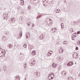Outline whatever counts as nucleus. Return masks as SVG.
I'll return each instance as SVG.
<instances>
[{
    "label": "nucleus",
    "mask_w": 80,
    "mask_h": 80,
    "mask_svg": "<svg viewBox=\"0 0 80 80\" xmlns=\"http://www.w3.org/2000/svg\"><path fill=\"white\" fill-rule=\"evenodd\" d=\"M72 56L73 58H77L78 57V54L77 52H75L73 53Z\"/></svg>",
    "instance_id": "nucleus-1"
},
{
    "label": "nucleus",
    "mask_w": 80,
    "mask_h": 80,
    "mask_svg": "<svg viewBox=\"0 0 80 80\" xmlns=\"http://www.w3.org/2000/svg\"><path fill=\"white\" fill-rule=\"evenodd\" d=\"M31 61L32 62V65H35V63H36V61L33 59H32L31 60Z\"/></svg>",
    "instance_id": "nucleus-2"
},
{
    "label": "nucleus",
    "mask_w": 80,
    "mask_h": 80,
    "mask_svg": "<svg viewBox=\"0 0 80 80\" xmlns=\"http://www.w3.org/2000/svg\"><path fill=\"white\" fill-rule=\"evenodd\" d=\"M57 64L55 63V62H54L52 63V67L53 68H56L57 67Z\"/></svg>",
    "instance_id": "nucleus-3"
},
{
    "label": "nucleus",
    "mask_w": 80,
    "mask_h": 80,
    "mask_svg": "<svg viewBox=\"0 0 80 80\" xmlns=\"http://www.w3.org/2000/svg\"><path fill=\"white\" fill-rule=\"evenodd\" d=\"M73 62H70L68 63L67 65L68 66H71L73 65Z\"/></svg>",
    "instance_id": "nucleus-4"
},
{
    "label": "nucleus",
    "mask_w": 80,
    "mask_h": 80,
    "mask_svg": "<svg viewBox=\"0 0 80 80\" xmlns=\"http://www.w3.org/2000/svg\"><path fill=\"white\" fill-rule=\"evenodd\" d=\"M63 49L62 48H61L59 49V52L60 53H63Z\"/></svg>",
    "instance_id": "nucleus-5"
},
{
    "label": "nucleus",
    "mask_w": 80,
    "mask_h": 80,
    "mask_svg": "<svg viewBox=\"0 0 80 80\" xmlns=\"http://www.w3.org/2000/svg\"><path fill=\"white\" fill-rule=\"evenodd\" d=\"M51 75V78H54V77H55V76L54 75V74L53 73H51V74H50Z\"/></svg>",
    "instance_id": "nucleus-6"
},
{
    "label": "nucleus",
    "mask_w": 80,
    "mask_h": 80,
    "mask_svg": "<svg viewBox=\"0 0 80 80\" xmlns=\"http://www.w3.org/2000/svg\"><path fill=\"white\" fill-rule=\"evenodd\" d=\"M53 53V52L52 51H49L48 53V56H50L51 55H52V54Z\"/></svg>",
    "instance_id": "nucleus-7"
},
{
    "label": "nucleus",
    "mask_w": 80,
    "mask_h": 80,
    "mask_svg": "<svg viewBox=\"0 0 80 80\" xmlns=\"http://www.w3.org/2000/svg\"><path fill=\"white\" fill-rule=\"evenodd\" d=\"M68 43V42L67 41H65L62 42V43L64 45H66Z\"/></svg>",
    "instance_id": "nucleus-8"
},
{
    "label": "nucleus",
    "mask_w": 80,
    "mask_h": 80,
    "mask_svg": "<svg viewBox=\"0 0 80 80\" xmlns=\"http://www.w3.org/2000/svg\"><path fill=\"white\" fill-rule=\"evenodd\" d=\"M48 79H49V80H51L52 79V78L50 74H49L48 76Z\"/></svg>",
    "instance_id": "nucleus-9"
},
{
    "label": "nucleus",
    "mask_w": 80,
    "mask_h": 80,
    "mask_svg": "<svg viewBox=\"0 0 80 80\" xmlns=\"http://www.w3.org/2000/svg\"><path fill=\"white\" fill-rule=\"evenodd\" d=\"M36 52V51L35 50H33L32 51V55H35V52Z\"/></svg>",
    "instance_id": "nucleus-10"
},
{
    "label": "nucleus",
    "mask_w": 80,
    "mask_h": 80,
    "mask_svg": "<svg viewBox=\"0 0 80 80\" xmlns=\"http://www.w3.org/2000/svg\"><path fill=\"white\" fill-rule=\"evenodd\" d=\"M62 74H63L64 75H67V72L65 71H63L62 73Z\"/></svg>",
    "instance_id": "nucleus-11"
},
{
    "label": "nucleus",
    "mask_w": 80,
    "mask_h": 80,
    "mask_svg": "<svg viewBox=\"0 0 80 80\" xmlns=\"http://www.w3.org/2000/svg\"><path fill=\"white\" fill-rule=\"evenodd\" d=\"M21 5H23L24 4V1L23 0H21Z\"/></svg>",
    "instance_id": "nucleus-12"
},
{
    "label": "nucleus",
    "mask_w": 80,
    "mask_h": 80,
    "mask_svg": "<svg viewBox=\"0 0 80 80\" xmlns=\"http://www.w3.org/2000/svg\"><path fill=\"white\" fill-rule=\"evenodd\" d=\"M52 30H53L54 32H56V31H57V28H52Z\"/></svg>",
    "instance_id": "nucleus-13"
},
{
    "label": "nucleus",
    "mask_w": 80,
    "mask_h": 80,
    "mask_svg": "<svg viewBox=\"0 0 80 80\" xmlns=\"http://www.w3.org/2000/svg\"><path fill=\"white\" fill-rule=\"evenodd\" d=\"M44 6L45 7H46L47 6V2H44Z\"/></svg>",
    "instance_id": "nucleus-14"
},
{
    "label": "nucleus",
    "mask_w": 80,
    "mask_h": 80,
    "mask_svg": "<svg viewBox=\"0 0 80 80\" xmlns=\"http://www.w3.org/2000/svg\"><path fill=\"white\" fill-rule=\"evenodd\" d=\"M1 55L2 56H3V55H5V52H1Z\"/></svg>",
    "instance_id": "nucleus-15"
},
{
    "label": "nucleus",
    "mask_w": 80,
    "mask_h": 80,
    "mask_svg": "<svg viewBox=\"0 0 80 80\" xmlns=\"http://www.w3.org/2000/svg\"><path fill=\"white\" fill-rule=\"evenodd\" d=\"M68 79V80H73V78L71 77H69Z\"/></svg>",
    "instance_id": "nucleus-16"
},
{
    "label": "nucleus",
    "mask_w": 80,
    "mask_h": 80,
    "mask_svg": "<svg viewBox=\"0 0 80 80\" xmlns=\"http://www.w3.org/2000/svg\"><path fill=\"white\" fill-rule=\"evenodd\" d=\"M22 33H20L19 36V38H21L22 37Z\"/></svg>",
    "instance_id": "nucleus-17"
},
{
    "label": "nucleus",
    "mask_w": 80,
    "mask_h": 80,
    "mask_svg": "<svg viewBox=\"0 0 80 80\" xmlns=\"http://www.w3.org/2000/svg\"><path fill=\"white\" fill-rule=\"evenodd\" d=\"M23 47H24V48H26L27 47V45H26L25 44H24Z\"/></svg>",
    "instance_id": "nucleus-18"
},
{
    "label": "nucleus",
    "mask_w": 80,
    "mask_h": 80,
    "mask_svg": "<svg viewBox=\"0 0 80 80\" xmlns=\"http://www.w3.org/2000/svg\"><path fill=\"white\" fill-rule=\"evenodd\" d=\"M9 47L10 48H11L12 47V46L11 44H9Z\"/></svg>",
    "instance_id": "nucleus-19"
},
{
    "label": "nucleus",
    "mask_w": 80,
    "mask_h": 80,
    "mask_svg": "<svg viewBox=\"0 0 80 80\" xmlns=\"http://www.w3.org/2000/svg\"><path fill=\"white\" fill-rule=\"evenodd\" d=\"M16 78H17V79L19 78V76H17L16 77Z\"/></svg>",
    "instance_id": "nucleus-20"
},
{
    "label": "nucleus",
    "mask_w": 80,
    "mask_h": 80,
    "mask_svg": "<svg viewBox=\"0 0 80 80\" xmlns=\"http://www.w3.org/2000/svg\"><path fill=\"white\" fill-rule=\"evenodd\" d=\"M76 50H78V47H76Z\"/></svg>",
    "instance_id": "nucleus-21"
},
{
    "label": "nucleus",
    "mask_w": 80,
    "mask_h": 80,
    "mask_svg": "<svg viewBox=\"0 0 80 80\" xmlns=\"http://www.w3.org/2000/svg\"><path fill=\"white\" fill-rule=\"evenodd\" d=\"M56 12H57V13H58V12H59V11L58 10H56Z\"/></svg>",
    "instance_id": "nucleus-22"
},
{
    "label": "nucleus",
    "mask_w": 80,
    "mask_h": 80,
    "mask_svg": "<svg viewBox=\"0 0 80 80\" xmlns=\"http://www.w3.org/2000/svg\"><path fill=\"white\" fill-rule=\"evenodd\" d=\"M80 31H79V32H77V34H80Z\"/></svg>",
    "instance_id": "nucleus-23"
},
{
    "label": "nucleus",
    "mask_w": 80,
    "mask_h": 80,
    "mask_svg": "<svg viewBox=\"0 0 80 80\" xmlns=\"http://www.w3.org/2000/svg\"><path fill=\"white\" fill-rule=\"evenodd\" d=\"M61 26L62 27V26H63V23H61Z\"/></svg>",
    "instance_id": "nucleus-24"
},
{
    "label": "nucleus",
    "mask_w": 80,
    "mask_h": 80,
    "mask_svg": "<svg viewBox=\"0 0 80 80\" xmlns=\"http://www.w3.org/2000/svg\"><path fill=\"white\" fill-rule=\"evenodd\" d=\"M72 39L73 40H74V38H72Z\"/></svg>",
    "instance_id": "nucleus-25"
}]
</instances>
